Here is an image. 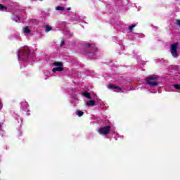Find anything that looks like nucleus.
<instances>
[{"mask_svg": "<svg viewBox=\"0 0 180 180\" xmlns=\"http://www.w3.org/2000/svg\"><path fill=\"white\" fill-rule=\"evenodd\" d=\"M92 44H86V47H91Z\"/></svg>", "mask_w": 180, "mask_h": 180, "instance_id": "obj_24", "label": "nucleus"}, {"mask_svg": "<svg viewBox=\"0 0 180 180\" xmlns=\"http://www.w3.org/2000/svg\"><path fill=\"white\" fill-rule=\"evenodd\" d=\"M147 85L149 86V91L151 94H157L158 92V77L155 75H150L146 78Z\"/></svg>", "mask_w": 180, "mask_h": 180, "instance_id": "obj_2", "label": "nucleus"}, {"mask_svg": "<svg viewBox=\"0 0 180 180\" xmlns=\"http://www.w3.org/2000/svg\"><path fill=\"white\" fill-rule=\"evenodd\" d=\"M51 30V27H50L49 25L45 26V32L46 33H49V32H50Z\"/></svg>", "mask_w": 180, "mask_h": 180, "instance_id": "obj_17", "label": "nucleus"}, {"mask_svg": "<svg viewBox=\"0 0 180 180\" xmlns=\"http://www.w3.org/2000/svg\"><path fill=\"white\" fill-rule=\"evenodd\" d=\"M82 95H83V96H85V98H87L88 99H92V97H91V94H89V93H88L87 91L83 92Z\"/></svg>", "mask_w": 180, "mask_h": 180, "instance_id": "obj_13", "label": "nucleus"}, {"mask_svg": "<svg viewBox=\"0 0 180 180\" xmlns=\"http://www.w3.org/2000/svg\"><path fill=\"white\" fill-rule=\"evenodd\" d=\"M8 8L2 4H0V11H1V12H6Z\"/></svg>", "mask_w": 180, "mask_h": 180, "instance_id": "obj_14", "label": "nucleus"}, {"mask_svg": "<svg viewBox=\"0 0 180 180\" xmlns=\"http://www.w3.org/2000/svg\"><path fill=\"white\" fill-rule=\"evenodd\" d=\"M96 100L98 101V96H94L93 97V99L89 101L86 103V105L87 106H95V105H96L95 101H96Z\"/></svg>", "mask_w": 180, "mask_h": 180, "instance_id": "obj_6", "label": "nucleus"}, {"mask_svg": "<svg viewBox=\"0 0 180 180\" xmlns=\"http://www.w3.org/2000/svg\"><path fill=\"white\" fill-rule=\"evenodd\" d=\"M108 88L109 89H112V91H114V92H120L122 91V88L117 86L109 85Z\"/></svg>", "mask_w": 180, "mask_h": 180, "instance_id": "obj_10", "label": "nucleus"}, {"mask_svg": "<svg viewBox=\"0 0 180 180\" xmlns=\"http://www.w3.org/2000/svg\"><path fill=\"white\" fill-rule=\"evenodd\" d=\"M14 37L16 39V40H22V38L20 37V34H15L14 35Z\"/></svg>", "mask_w": 180, "mask_h": 180, "instance_id": "obj_20", "label": "nucleus"}, {"mask_svg": "<svg viewBox=\"0 0 180 180\" xmlns=\"http://www.w3.org/2000/svg\"><path fill=\"white\" fill-rule=\"evenodd\" d=\"M134 27H136V24L132 25H130V26L129 27V32H133V29H134Z\"/></svg>", "mask_w": 180, "mask_h": 180, "instance_id": "obj_18", "label": "nucleus"}, {"mask_svg": "<svg viewBox=\"0 0 180 180\" xmlns=\"http://www.w3.org/2000/svg\"><path fill=\"white\" fill-rule=\"evenodd\" d=\"M124 1H127V0H124Z\"/></svg>", "mask_w": 180, "mask_h": 180, "instance_id": "obj_31", "label": "nucleus"}, {"mask_svg": "<svg viewBox=\"0 0 180 180\" xmlns=\"http://www.w3.org/2000/svg\"><path fill=\"white\" fill-rule=\"evenodd\" d=\"M98 132V134H101V136H108V134H110V126L101 127Z\"/></svg>", "mask_w": 180, "mask_h": 180, "instance_id": "obj_3", "label": "nucleus"}, {"mask_svg": "<svg viewBox=\"0 0 180 180\" xmlns=\"http://www.w3.org/2000/svg\"><path fill=\"white\" fill-rule=\"evenodd\" d=\"M13 20H14V22H20V17L18 15H16V17H13Z\"/></svg>", "mask_w": 180, "mask_h": 180, "instance_id": "obj_16", "label": "nucleus"}, {"mask_svg": "<svg viewBox=\"0 0 180 180\" xmlns=\"http://www.w3.org/2000/svg\"><path fill=\"white\" fill-rule=\"evenodd\" d=\"M76 115L77 116H78L79 117H81V116H84V112L81 111V110H77L76 111Z\"/></svg>", "mask_w": 180, "mask_h": 180, "instance_id": "obj_15", "label": "nucleus"}, {"mask_svg": "<svg viewBox=\"0 0 180 180\" xmlns=\"http://www.w3.org/2000/svg\"><path fill=\"white\" fill-rule=\"evenodd\" d=\"M176 25H177V26H179V27H180V20H177L176 21Z\"/></svg>", "mask_w": 180, "mask_h": 180, "instance_id": "obj_23", "label": "nucleus"}, {"mask_svg": "<svg viewBox=\"0 0 180 180\" xmlns=\"http://www.w3.org/2000/svg\"><path fill=\"white\" fill-rule=\"evenodd\" d=\"M67 11H71L70 7L68 8H67Z\"/></svg>", "mask_w": 180, "mask_h": 180, "instance_id": "obj_26", "label": "nucleus"}, {"mask_svg": "<svg viewBox=\"0 0 180 180\" xmlns=\"http://www.w3.org/2000/svg\"><path fill=\"white\" fill-rule=\"evenodd\" d=\"M15 119L18 120V119H19V116L15 117Z\"/></svg>", "mask_w": 180, "mask_h": 180, "instance_id": "obj_27", "label": "nucleus"}, {"mask_svg": "<svg viewBox=\"0 0 180 180\" xmlns=\"http://www.w3.org/2000/svg\"><path fill=\"white\" fill-rule=\"evenodd\" d=\"M112 67H114V68H115V67H117V65H113V66H112Z\"/></svg>", "mask_w": 180, "mask_h": 180, "instance_id": "obj_29", "label": "nucleus"}, {"mask_svg": "<svg viewBox=\"0 0 180 180\" xmlns=\"http://www.w3.org/2000/svg\"><path fill=\"white\" fill-rule=\"evenodd\" d=\"M18 61H31L33 63L34 55L32 53V49L27 46L20 47L17 51Z\"/></svg>", "mask_w": 180, "mask_h": 180, "instance_id": "obj_1", "label": "nucleus"}, {"mask_svg": "<svg viewBox=\"0 0 180 180\" xmlns=\"http://www.w3.org/2000/svg\"><path fill=\"white\" fill-rule=\"evenodd\" d=\"M0 127H1V124H0Z\"/></svg>", "mask_w": 180, "mask_h": 180, "instance_id": "obj_32", "label": "nucleus"}, {"mask_svg": "<svg viewBox=\"0 0 180 180\" xmlns=\"http://www.w3.org/2000/svg\"><path fill=\"white\" fill-rule=\"evenodd\" d=\"M56 11H64V7H63V6H56Z\"/></svg>", "mask_w": 180, "mask_h": 180, "instance_id": "obj_19", "label": "nucleus"}, {"mask_svg": "<svg viewBox=\"0 0 180 180\" xmlns=\"http://www.w3.org/2000/svg\"><path fill=\"white\" fill-rule=\"evenodd\" d=\"M22 32H23L24 34H25L27 36V34H29L30 33V29L29 28V27H25L22 29Z\"/></svg>", "mask_w": 180, "mask_h": 180, "instance_id": "obj_12", "label": "nucleus"}, {"mask_svg": "<svg viewBox=\"0 0 180 180\" xmlns=\"http://www.w3.org/2000/svg\"><path fill=\"white\" fill-rule=\"evenodd\" d=\"M80 67H84L83 65H80Z\"/></svg>", "mask_w": 180, "mask_h": 180, "instance_id": "obj_30", "label": "nucleus"}, {"mask_svg": "<svg viewBox=\"0 0 180 180\" xmlns=\"http://www.w3.org/2000/svg\"><path fill=\"white\" fill-rule=\"evenodd\" d=\"M120 139H123V136H120Z\"/></svg>", "mask_w": 180, "mask_h": 180, "instance_id": "obj_28", "label": "nucleus"}, {"mask_svg": "<svg viewBox=\"0 0 180 180\" xmlns=\"http://www.w3.org/2000/svg\"><path fill=\"white\" fill-rule=\"evenodd\" d=\"M174 88H175L176 89H180V84H174Z\"/></svg>", "mask_w": 180, "mask_h": 180, "instance_id": "obj_22", "label": "nucleus"}, {"mask_svg": "<svg viewBox=\"0 0 180 180\" xmlns=\"http://www.w3.org/2000/svg\"><path fill=\"white\" fill-rule=\"evenodd\" d=\"M156 63H158V64H165V65L168 64V62L164 59H157Z\"/></svg>", "mask_w": 180, "mask_h": 180, "instance_id": "obj_11", "label": "nucleus"}, {"mask_svg": "<svg viewBox=\"0 0 180 180\" xmlns=\"http://www.w3.org/2000/svg\"><path fill=\"white\" fill-rule=\"evenodd\" d=\"M60 47H67L65 46V41H64V40H62L61 42H60Z\"/></svg>", "mask_w": 180, "mask_h": 180, "instance_id": "obj_21", "label": "nucleus"}, {"mask_svg": "<svg viewBox=\"0 0 180 180\" xmlns=\"http://www.w3.org/2000/svg\"><path fill=\"white\" fill-rule=\"evenodd\" d=\"M51 67H56V68H63L64 65L63 62H53L51 63Z\"/></svg>", "mask_w": 180, "mask_h": 180, "instance_id": "obj_8", "label": "nucleus"}, {"mask_svg": "<svg viewBox=\"0 0 180 180\" xmlns=\"http://www.w3.org/2000/svg\"><path fill=\"white\" fill-rule=\"evenodd\" d=\"M84 54L86 57H89V58H93L94 60L96 58V53H95V52H86Z\"/></svg>", "mask_w": 180, "mask_h": 180, "instance_id": "obj_9", "label": "nucleus"}, {"mask_svg": "<svg viewBox=\"0 0 180 180\" xmlns=\"http://www.w3.org/2000/svg\"><path fill=\"white\" fill-rule=\"evenodd\" d=\"M27 108H29V104L27 102L25 101H22L21 103V109L24 110V112H29V109H27Z\"/></svg>", "mask_w": 180, "mask_h": 180, "instance_id": "obj_7", "label": "nucleus"}, {"mask_svg": "<svg viewBox=\"0 0 180 180\" xmlns=\"http://www.w3.org/2000/svg\"><path fill=\"white\" fill-rule=\"evenodd\" d=\"M3 106L4 105H2V102L0 101V110L2 109Z\"/></svg>", "mask_w": 180, "mask_h": 180, "instance_id": "obj_25", "label": "nucleus"}, {"mask_svg": "<svg viewBox=\"0 0 180 180\" xmlns=\"http://www.w3.org/2000/svg\"><path fill=\"white\" fill-rule=\"evenodd\" d=\"M64 71L63 68H53L51 70V72H45V75L46 77H50V75H57L58 74H61V72Z\"/></svg>", "mask_w": 180, "mask_h": 180, "instance_id": "obj_4", "label": "nucleus"}, {"mask_svg": "<svg viewBox=\"0 0 180 180\" xmlns=\"http://www.w3.org/2000/svg\"><path fill=\"white\" fill-rule=\"evenodd\" d=\"M178 46H179L178 43L173 44L171 46V54L174 58H178V52L176 51Z\"/></svg>", "mask_w": 180, "mask_h": 180, "instance_id": "obj_5", "label": "nucleus"}]
</instances>
